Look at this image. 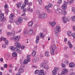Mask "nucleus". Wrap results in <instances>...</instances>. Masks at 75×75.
<instances>
[{"label":"nucleus","instance_id":"obj_1","mask_svg":"<svg viewBox=\"0 0 75 75\" xmlns=\"http://www.w3.org/2000/svg\"><path fill=\"white\" fill-rule=\"evenodd\" d=\"M57 7V9L55 10V11L58 14H62L64 16H66L67 14V12L65 10H63L61 9V8L59 5H57L54 6V7Z\"/></svg>","mask_w":75,"mask_h":75},{"label":"nucleus","instance_id":"obj_2","mask_svg":"<svg viewBox=\"0 0 75 75\" xmlns=\"http://www.w3.org/2000/svg\"><path fill=\"white\" fill-rule=\"evenodd\" d=\"M15 45L16 47L15 49V52H18V54H21L22 51L20 50V47H21V44L20 42H17L15 43Z\"/></svg>","mask_w":75,"mask_h":75},{"label":"nucleus","instance_id":"obj_3","mask_svg":"<svg viewBox=\"0 0 75 75\" xmlns=\"http://www.w3.org/2000/svg\"><path fill=\"white\" fill-rule=\"evenodd\" d=\"M61 31V28L60 26H57L56 27V28L55 29V35L57 36H58L59 35V32H60Z\"/></svg>","mask_w":75,"mask_h":75},{"label":"nucleus","instance_id":"obj_4","mask_svg":"<svg viewBox=\"0 0 75 75\" xmlns=\"http://www.w3.org/2000/svg\"><path fill=\"white\" fill-rule=\"evenodd\" d=\"M4 14L2 13L1 11L0 10V21H6V18H4Z\"/></svg>","mask_w":75,"mask_h":75},{"label":"nucleus","instance_id":"obj_5","mask_svg":"<svg viewBox=\"0 0 75 75\" xmlns=\"http://www.w3.org/2000/svg\"><path fill=\"white\" fill-rule=\"evenodd\" d=\"M56 48V46L55 45H52L50 47V52L52 55H54V51Z\"/></svg>","mask_w":75,"mask_h":75},{"label":"nucleus","instance_id":"obj_6","mask_svg":"<svg viewBox=\"0 0 75 75\" xmlns=\"http://www.w3.org/2000/svg\"><path fill=\"white\" fill-rule=\"evenodd\" d=\"M39 17L42 18H45L46 17H47V15L45 13H43L42 14L40 15L39 16Z\"/></svg>","mask_w":75,"mask_h":75},{"label":"nucleus","instance_id":"obj_7","mask_svg":"<svg viewBox=\"0 0 75 75\" xmlns=\"http://www.w3.org/2000/svg\"><path fill=\"white\" fill-rule=\"evenodd\" d=\"M58 70V67H56L54 68V69L52 71V74L53 75H55L57 74V71Z\"/></svg>","mask_w":75,"mask_h":75},{"label":"nucleus","instance_id":"obj_8","mask_svg":"<svg viewBox=\"0 0 75 75\" xmlns=\"http://www.w3.org/2000/svg\"><path fill=\"white\" fill-rule=\"evenodd\" d=\"M33 31H34V29L33 28H30V29L28 30V34L29 35H31L33 33Z\"/></svg>","mask_w":75,"mask_h":75},{"label":"nucleus","instance_id":"obj_9","mask_svg":"<svg viewBox=\"0 0 75 75\" xmlns=\"http://www.w3.org/2000/svg\"><path fill=\"white\" fill-rule=\"evenodd\" d=\"M39 61V58L37 57H35L33 60V62L36 63Z\"/></svg>","mask_w":75,"mask_h":75},{"label":"nucleus","instance_id":"obj_10","mask_svg":"<svg viewBox=\"0 0 75 75\" xmlns=\"http://www.w3.org/2000/svg\"><path fill=\"white\" fill-rule=\"evenodd\" d=\"M30 58H28L27 59L24 60L23 63L25 64H27L28 62H30Z\"/></svg>","mask_w":75,"mask_h":75},{"label":"nucleus","instance_id":"obj_11","mask_svg":"<svg viewBox=\"0 0 75 75\" xmlns=\"http://www.w3.org/2000/svg\"><path fill=\"white\" fill-rule=\"evenodd\" d=\"M20 37L19 36H17L15 37L14 38V40L15 41H16V42H17V41H19V40H20Z\"/></svg>","mask_w":75,"mask_h":75},{"label":"nucleus","instance_id":"obj_12","mask_svg":"<svg viewBox=\"0 0 75 75\" xmlns=\"http://www.w3.org/2000/svg\"><path fill=\"white\" fill-rule=\"evenodd\" d=\"M70 68H74L75 67V64L74 63H71L69 64V65Z\"/></svg>","mask_w":75,"mask_h":75},{"label":"nucleus","instance_id":"obj_13","mask_svg":"<svg viewBox=\"0 0 75 75\" xmlns=\"http://www.w3.org/2000/svg\"><path fill=\"white\" fill-rule=\"evenodd\" d=\"M63 23H66L67 22V18L66 16H63L62 18Z\"/></svg>","mask_w":75,"mask_h":75},{"label":"nucleus","instance_id":"obj_14","mask_svg":"<svg viewBox=\"0 0 75 75\" xmlns=\"http://www.w3.org/2000/svg\"><path fill=\"white\" fill-rule=\"evenodd\" d=\"M74 1H75V0H67V2L69 5H71L72 3L74 2Z\"/></svg>","mask_w":75,"mask_h":75},{"label":"nucleus","instance_id":"obj_15","mask_svg":"<svg viewBox=\"0 0 75 75\" xmlns=\"http://www.w3.org/2000/svg\"><path fill=\"white\" fill-rule=\"evenodd\" d=\"M45 55L46 57H48L50 56V53L48 51H46L45 52Z\"/></svg>","mask_w":75,"mask_h":75},{"label":"nucleus","instance_id":"obj_16","mask_svg":"<svg viewBox=\"0 0 75 75\" xmlns=\"http://www.w3.org/2000/svg\"><path fill=\"white\" fill-rule=\"evenodd\" d=\"M18 20L19 23H22L23 21V18L21 17H18Z\"/></svg>","mask_w":75,"mask_h":75},{"label":"nucleus","instance_id":"obj_17","mask_svg":"<svg viewBox=\"0 0 75 75\" xmlns=\"http://www.w3.org/2000/svg\"><path fill=\"white\" fill-rule=\"evenodd\" d=\"M15 15L13 13L11 14L9 16V18L10 19H13V18L14 17Z\"/></svg>","mask_w":75,"mask_h":75},{"label":"nucleus","instance_id":"obj_18","mask_svg":"<svg viewBox=\"0 0 75 75\" xmlns=\"http://www.w3.org/2000/svg\"><path fill=\"white\" fill-rule=\"evenodd\" d=\"M24 71V70L23 68H20L18 70V72L19 73H23Z\"/></svg>","mask_w":75,"mask_h":75},{"label":"nucleus","instance_id":"obj_19","mask_svg":"<svg viewBox=\"0 0 75 75\" xmlns=\"http://www.w3.org/2000/svg\"><path fill=\"white\" fill-rule=\"evenodd\" d=\"M45 64L43 63H41L40 65V67L41 68H43L44 69L45 68Z\"/></svg>","mask_w":75,"mask_h":75},{"label":"nucleus","instance_id":"obj_20","mask_svg":"<svg viewBox=\"0 0 75 75\" xmlns=\"http://www.w3.org/2000/svg\"><path fill=\"white\" fill-rule=\"evenodd\" d=\"M55 24H56V23H55V21H53V22H49V24L52 27H54V25H55Z\"/></svg>","mask_w":75,"mask_h":75},{"label":"nucleus","instance_id":"obj_21","mask_svg":"<svg viewBox=\"0 0 75 75\" xmlns=\"http://www.w3.org/2000/svg\"><path fill=\"white\" fill-rule=\"evenodd\" d=\"M33 22L31 21L28 23V26L29 27H32V26H33Z\"/></svg>","mask_w":75,"mask_h":75},{"label":"nucleus","instance_id":"obj_22","mask_svg":"<svg viewBox=\"0 0 75 75\" xmlns=\"http://www.w3.org/2000/svg\"><path fill=\"white\" fill-rule=\"evenodd\" d=\"M62 8L63 10H66L67 8V5H62Z\"/></svg>","mask_w":75,"mask_h":75},{"label":"nucleus","instance_id":"obj_23","mask_svg":"<svg viewBox=\"0 0 75 75\" xmlns=\"http://www.w3.org/2000/svg\"><path fill=\"white\" fill-rule=\"evenodd\" d=\"M62 72L63 73L67 74L68 73V69H63Z\"/></svg>","mask_w":75,"mask_h":75},{"label":"nucleus","instance_id":"obj_24","mask_svg":"<svg viewBox=\"0 0 75 75\" xmlns=\"http://www.w3.org/2000/svg\"><path fill=\"white\" fill-rule=\"evenodd\" d=\"M9 49L10 50H11L12 51H14H14L15 52V49L14 48V47L13 46H10L9 47Z\"/></svg>","mask_w":75,"mask_h":75},{"label":"nucleus","instance_id":"obj_25","mask_svg":"<svg viewBox=\"0 0 75 75\" xmlns=\"http://www.w3.org/2000/svg\"><path fill=\"white\" fill-rule=\"evenodd\" d=\"M39 36L38 35L36 37V39L35 41L36 44H38L39 42Z\"/></svg>","mask_w":75,"mask_h":75},{"label":"nucleus","instance_id":"obj_26","mask_svg":"<svg viewBox=\"0 0 75 75\" xmlns=\"http://www.w3.org/2000/svg\"><path fill=\"white\" fill-rule=\"evenodd\" d=\"M40 38H44L45 37V35L42 33H41L40 34Z\"/></svg>","mask_w":75,"mask_h":75},{"label":"nucleus","instance_id":"obj_27","mask_svg":"<svg viewBox=\"0 0 75 75\" xmlns=\"http://www.w3.org/2000/svg\"><path fill=\"white\" fill-rule=\"evenodd\" d=\"M6 38H4V37H2L0 39V42H1L2 41H6Z\"/></svg>","mask_w":75,"mask_h":75},{"label":"nucleus","instance_id":"obj_28","mask_svg":"<svg viewBox=\"0 0 75 75\" xmlns=\"http://www.w3.org/2000/svg\"><path fill=\"white\" fill-rule=\"evenodd\" d=\"M71 20L72 21H75V16H72L71 18Z\"/></svg>","mask_w":75,"mask_h":75},{"label":"nucleus","instance_id":"obj_29","mask_svg":"<svg viewBox=\"0 0 75 75\" xmlns=\"http://www.w3.org/2000/svg\"><path fill=\"white\" fill-rule=\"evenodd\" d=\"M67 34L69 37H71L72 35V33L70 31H68L67 32Z\"/></svg>","mask_w":75,"mask_h":75},{"label":"nucleus","instance_id":"obj_30","mask_svg":"<svg viewBox=\"0 0 75 75\" xmlns=\"http://www.w3.org/2000/svg\"><path fill=\"white\" fill-rule=\"evenodd\" d=\"M49 68H50V67H49V66L47 64H45L44 69H45L47 70Z\"/></svg>","mask_w":75,"mask_h":75},{"label":"nucleus","instance_id":"obj_31","mask_svg":"<svg viewBox=\"0 0 75 75\" xmlns=\"http://www.w3.org/2000/svg\"><path fill=\"white\" fill-rule=\"evenodd\" d=\"M62 0H58L57 2V4H61L62 3Z\"/></svg>","mask_w":75,"mask_h":75},{"label":"nucleus","instance_id":"obj_32","mask_svg":"<svg viewBox=\"0 0 75 75\" xmlns=\"http://www.w3.org/2000/svg\"><path fill=\"white\" fill-rule=\"evenodd\" d=\"M64 63L66 65H68L69 64V61L67 60H65L64 61Z\"/></svg>","mask_w":75,"mask_h":75},{"label":"nucleus","instance_id":"obj_33","mask_svg":"<svg viewBox=\"0 0 75 75\" xmlns=\"http://www.w3.org/2000/svg\"><path fill=\"white\" fill-rule=\"evenodd\" d=\"M36 55V52L35 51H33L32 52V56L33 57H35Z\"/></svg>","mask_w":75,"mask_h":75},{"label":"nucleus","instance_id":"obj_34","mask_svg":"<svg viewBox=\"0 0 75 75\" xmlns=\"http://www.w3.org/2000/svg\"><path fill=\"white\" fill-rule=\"evenodd\" d=\"M12 56L14 57H16L17 56V54L16 52H14L12 54Z\"/></svg>","mask_w":75,"mask_h":75},{"label":"nucleus","instance_id":"obj_35","mask_svg":"<svg viewBox=\"0 0 75 75\" xmlns=\"http://www.w3.org/2000/svg\"><path fill=\"white\" fill-rule=\"evenodd\" d=\"M39 72H40V70H36L35 71L34 73L35 74H38L39 73Z\"/></svg>","mask_w":75,"mask_h":75},{"label":"nucleus","instance_id":"obj_36","mask_svg":"<svg viewBox=\"0 0 75 75\" xmlns=\"http://www.w3.org/2000/svg\"><path fill=\"white\" fill-rule=\"evenodd\" d=\"M5 13L6 14H8V11H9L8 10V9H5Z\"/></svg>","mask_w":75,"mask_h":75},{"label":"nucleus","instance_id":"obj_37","mask_svg":"<svg viewBox=\"0 0 75 75\" xmlns=\"http://www.w3.org/2000/svg\"><path fill=\"white\" fill-rule=\"evenodd\" d=\"M22 5L20 3H18L17 4L16 6L17 7H21V6Z\"/></svg>","mask_w":75,"mask_h":75},{"label":"nucleus","instance_id":"obj_38","mask_svg":"<svg viewBox=\"0 0 75 75\" xmlns=\"http://www.w3.org/2000/svg\"><path fill=\"white\" fill-rule=\"evenodd\" d=\"M11 19L9 20V22L11 23H13L14 21L13 20V19Z\"/></svg>","mask_w":75,"mask_h":75},{"label":"nucleus","instance_id":"obj_39","mask_svg":"<svg viewBox=\"0 0 75 75\" xmlns=\"http://www.w3.org/2000/svg\"><path fill=\"white\" fill-rule=\"evenodd\" d=\"M5 9H8V6L7 4H5L4 6Z\"/></svg>","mask_w":75,"mask_h":75},{"label":"nucleus","instance_id":"obj_40","mask_svg":"<svg viewBox=\"0 0 75 75\" xmlns=\"http://www.w3.org/2000/svg\"><path fill=\"white\" fill-rule=\"evenodd\" d=\"M2 46L3 48H6V44H2Z\"/></svg>","mask_w":75,"mask_h":75},{"label":"nucleus","instance_id":"obj_41","mask_svg":"<svg viewBox=\"0 0 75 75\" xmlns=\"http://www.w3.org/2000/svg\"><path fill=\"white\" fill-rule=\"evenodd\" d=\"M28 4V1L27 0H25V5H27Z\"/></svg>","mask_w":75,"mask_h":75},{"label":"nucleus","instance_id":"obj_42","mask_svg":"<svg viewBox=\"0 0 75 75\" xmlns=\"http://www.w3.org/2000/svg\"><path fill=\"white\" fill-rule=\"evenodd\" d=\"M39 73H43L45 74L44 73V70L43 69H41L40 70V72Z\"/></svg>","mask_w":75,"mask_h":75},{"label":"nucleus","instance_id":"obj_43","mask_svg":"<svg viewBox=\"0 0 75 75\" xmlns=\"http://www.w3.org/2000/svg\"><path fill=\"white\" fill-rule=\"evenodd\" d=\"M61 65L62 67L63 68H65L66 67V65L62 63L61 64Z\"/></svg>","mask_w":75,"mask_h":75},{"label":"nucleus","instance_id":"obj_44","mask_svg":"<svg viewBox=\"0 0 75 75\" xmlns=\"http://www.w3.org/2000/svg\"><path fill=\"white\" fill-rule=\"evenodd\" d=\"M8 30H11V26L10 25H8Z\"/></svg>","mask_w":75,"mask_h":75},{"label":"nucleus","instance_id":"obj_45","mask_svg":"<svg viewBox=\"0 0 75 75\" xmlns=\"http://www.w3.org/2000/svg\"><path fill=\"white\" fill-rule=\"evenodd\" d=\"M5 44L6 45H8V40H5Z\"/></svg>","mask_w":75,"mask_h":75},{"label":"nucleus","instance_id":"obj_46","mask_svg":"<svg viewBox=\"0 0 75 75\" xmlns=\"http://www.w3.org/2000/svg\"><path fill=\"white\" fill-rule=\"evenodd\" d=\"M48 6L49 7L52 8V4L51 3H50L48 4Z\"/></svg>","mask_w":75,"mask_h":75},{"label":"nucleus","instance_id":"obj_47","mask_svg":"<svg viewBox=\"0 0 75 75\" xmlns=\"http://www.w3.org/2000/svg\"><path fill=\"white\" fill-rule=\"evenodd\" d=\"M27 34V30H25L23 33L24 35H25V34Z\"/></svg>","mask_w":75,"mask_h":75},{"label":"nucleus","instance_id":"obj_48","mask_svg":"<svg viewBox=\"0 0 75 75\" xmlns=\"http://www.w3.org/2000/svg\"><path fill=\"white\" fill-rule=\"evenodd\" d=\"M36 13L38 14V15H40V11L38 10H37L36 11Z\"/></svg>","mask_w":75,"mask_h":75},{"label":"nucleus","instance_id":"obj_49","mask_svg":"<svg viewBox=\"0 0 75 75\" xmlns=\"http://www.w3.org/2000/svg\"><path fill=\"white\" fill-rule=\"evenodd\" d=\"M21 8V9H22V10H23L24 9V7H25V5H23L22 6H20Z\"/></svg>","mask_w":75,"mask_h":75},{"label":"nucleus","instance_id":"obj_50","mask_svg":"<svg viewBox=\"0 0 75 75\" xmlns=\"http://www.w3.org/2000/svg\"><path fill=\"white\" fill-rule=\"evenodd\" d=\"M38 1L39 4H42V0H38Z\"/></svg>","mask_w":75,"mask_h":75},{"label":"nucleus","instance_id":"obj_51","mask_svg":"<svg viewBox=\"0 0 75 75\" xmlns=\"http://www.w3.org/2000/svg\"><path fill=\"white\" fill-rule=\"evenodd\" d=\"M71 35L72 37H73V38H75V33H73Z\"/></svg>","mask_w":75,"mask_h":75},{"label":"nucleus","instance_id":"obj_52","mask_svg":"<svg viewBox=\"0 0 75 75\" xmlns=\"http://www.w3.org/2000/svg\"><path fill=\"white\" fill-rule=\"evenodd\" d=\"M24 68H25V65L24 64H22L21 66V68H23V69H24Z\"/></svg>","mask_w":75,"mask_h":75},{"label":"nucleus","instance_id":"obj_53","mask_svg":"<svg viewBox=\"0 0 75 75\" xmlns=\"http://www.w3.org/2000/svg\"><path fill=\"white\" fill-rule=\"evenodd\" d=\"M20 47L21 48V49H24L25 48V46L24 45L21 46Z\"/></svg>","mask_w":75,"mask_h":75},{"label":"nucleus","instance_id":"obj_54","mask_svg":"<svg viewBox=\"0 0 75 75\" xmlns=\"http://www.w3.org/2000/svg\"><path fill=\"white\" fill-rule=\"evenodd\" d=\"M48 61L45 60H44L43 61V62L44 64H47V63H48Z\"/></svg>","mask_w":75,"mask_h":75},{"label":"nucleus","instance_id":"obj_55","mask_svg":"<svg viewBox=\"0 0 75 75\" xmlns=\"http://www.w3.org/2000/svg\"><path fill=\"white\" fill-rule=\"evenodd\" d=\"M31 8H30V7L29 6L27 8V10H28V11L29 12Z\"/></svg>","mask_w":75,"mask_h":75},{"label":"nucleus","instance_id":"obj_56","mask_svg":"<svg viewBox=\"0 0 75 75\" xmlns=\"http://www.w3.org/2000/svg\"><path fill=\"white\" fill-rule=\"evenodd\" d=\"M11 33L12 35H14L15 34V33L14 32V31H12V32Z\"/></svg>","mask_w":75,"mask_h":75},{"label":"nucleus","instance_id":"obj_57","mask_svg":"<svg viewBox=\"0 0 75 75\" xmlns=\"http://www.w3.org/2000/svg\"><path fill=\"white\" fill-rule=\"evenodd\" d=\"M63 5H67V1H64L63 2Z\"/></svg>","mask_w":75,"mask_h":75},{"label":"nucleus","instance_id":"obj_58","mask_svg":"<svg viewBox=\"0 0 75 75\" xmlns=\"http://www.w3.org/2000/svg\"><path fill=\"white\" fill-rule=\"evenodd\" d=\"M7 35L8 36H10V35H11V33L10 32H8L7 33Z\"/></svg>","mask_w":75,"mask_h":75},{"label":"nucleus","instance_id":"obj_59","mask_svg":"<svg viewBox=\"0 0 75 75\" xmlns=\"http://www.w3.org/2000/svg\"><path fill=\"white\" fill-rule=\"evenodd\" d=\"M24 20H28V17L27 16H25L24 18Z\"/></svg>","mask_w":75,"mask_h":75},{"label":"nucleus","instance_id":"obj_60","mask_svg":"<svg viewBox=\"0 0 75 75\" xmlns=\"http://www.w3.org/2000/svg\"><path fill=\"white\" fill-rule=\"evenodd\" d=\"M64 56L67 58H68V54H64Z\"/></svg>","mask_w":75,"mask_h":75},{"label":"nucleus","instance_id":"obj_61","mask_svg":"<svg viewBox=\"0 0 75 75\" xmlns=\"http://www.w3.org/2000/svg\"><path fill=\"white\" fill-rule=\"evenodd\" d=\"M37 48H38V47L37 46V45H35L34 46V49L35 50H37Z\"/></svg>","mask_w":75,"mask_h":75},{"label":"nucleus","instance_id":"obj_62","mask_svg":"<svg viewBox=\"0 0 75 75\" xmlns=\"http://www.w3.org/2000/svg\"><path fill=\"white\" fill-rule=\"evenodd\" d=\"M49 6H46L45 7V8H46V9H47V10H48V9H49Z\"/></svg>","mask_w":75,"mask_h":75},{"label":"nucleus","instance_id":"obj_63","mask_svg":"<svg viewBox=\"0 0 75 75\" xmlns=\"http://www.w3.org/2000/svg\"><path fill=\"white\" fill-rule=\"evenodd\" d=\"M39 75H45V73H39Z\"/></svg>","mask_w":75,"mask_h":75},{"label":"nucleus","instance_id":"obj_64","mask_svg":"<svg viewBox=\"0 0 75 75\" xmlns=\"http://www.w3.org/2000/svg\"><path fill=\"white\" fill-rule=\"evenodd\" d=\"M70 75H75V73L74 72H71L70 73Z\"/></svg>","mask_w":75,"mask_h":75}]
</instances>
